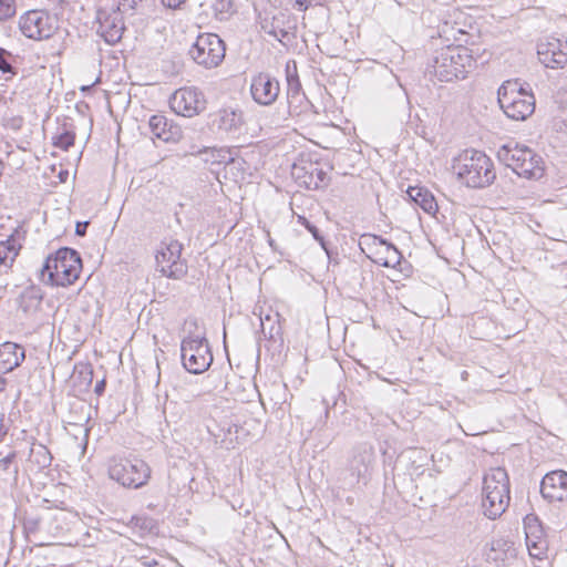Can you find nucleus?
<instances>
[{
    "mask_svg": "<svg viewBox=\"0 0 567 567\" xmlns=\"http://www.w3.org/2000/svg\"><path fill=\"white\" fill-rule=\"evenodd\" d=\"M475 65L474 51L463 44L453 43L435 51L429 71L441 82H450L465 79Z\"/></svg>",
    "mask_w": 567,
    "mask_h": 567,
    "instance_id": "nucleus-1",
    "label": "nucleus"
},
{
    "mask_svg": "<svg viewBox=\"0 0 567 567\" xmlns=\"http://www.w3.org/2000/svg\"><path fill=\"white\" fill-rule=\"evenodd\" d=\"M185 329L187 334L181 343L183 367L193 374L204 373L214 360L205 329L199 328L196 319L187 320Z\"/></svg>",
    "mask_w": 567,
    "mask_h": 567,
    "instance_id": "nucleus-2",
    "label": "nucleus"
},
{
    "mask_svg": "<svg viewBox=\"0 0 567 567\" xmlns=\"http://www.w3.org/2000/svg\"><path fill=\"white\" fill-rule=\"evenodd\" d=\"M457 178L467 187L483 188L496 178L492 159L483 152L465 150L453 163Z\"/></svg>",
    "mask_w": 567,
    "mask_h": 567,
    "instance_id": "nucleus-3",
    "label": "nucleus"
},
{
    "mask_svg": "<svg viewBox=\"0 0 567 567\" xmlns=\"http://www.w3.org/2000/svg\"><path fill=\"white\" fill-rule=\"evenodd\" d=\"M82 269L80 255L74 249L60 248L49 256L41 269V280L45 285L66 287L79 278Z\"/></svg>",
    "mask_w": 567,
    "mask_h": 567,
    "instance_id": "nucleus-4",
    "label": "nucleus"
},
{
    "mask_svg": "<svg viewBox=\"0 0 567 567\" xmlns=\"http://www.w3.org/2000/svg\"><path fill=\"white\" fill-rule=\"evenodd\" d=\"M509 477L505 468H491L483 477L482 508L486 517L495 519L508 507Z\"/></svg>",
    "mask_w": 567,
    "mask_h": 567,
    "instance_id": "nucleus-5",
    "label": "nucleus"
},
{
    "mask_svg": "<svg viewBox=\"0 0 567 567\" xmlns=\"http://www.w3.org/2000/svg\"><path fill=\"white\" fill-rule=\"evenodd\" d=\"M501 109L507 117L524 121L535 111V97L517 81H505L497 91Z\"/></svg>",
    "mask_w": 567,
    "mask_h": 567,
    "instance_id": "nucleus-6",
    "label": "nucleus"
},
{
    "mask_svg": "<svg viewBox=\"0 0 567 567\" xmlns=\"http://www.w3.org/2000/svg\"><path fill=\"white\" fill-rule=\"evenodd\" d=\"M225 54V42L215 33H200L188 50L189 58L207 70L219 66Z\"/></svg>",
    "mask_w": 567,
    "mask_h": 567,
    "instance_id": "nucleus-7",
    "label": "nucleus"
},
{
    "mask_svg": "<svg viewBox=\"0 0 567 567\" xmlns=\"http://www.w3.org/2000/svg\"><path fill=\"white\" fill-rule=\"evenodd\" d=\"M183 245L175 239L163 240L155 251L156 270L167 278L179 280L187 274L188 267L182 258Z\"/></svg>",
    "mask_w": 567,
    "mask_h": 567,
    "instance_id": "nucleus-8",
    "label": "nucleus"
},
{
    "mask_svg": "<svg viewBox=\"0 0 567 567\" xmlns=\"http://www.w3.org/2000/svg\"><path fill=\"white\" fill-rule=\"evenodd\" d=\"M58 19L45 10H29L19 19V29L29 39L41 41L58 30Z\"/></svg>",
    "mask_w": 567,
    "mask_h": 567,
    "instance_id": "nucleus-9",
    "label": "nucleus"
},
{
    "mask_svg": "<svg viewBox=\"0 0 567 567\" xmlns=\"http://www.w3.org/2000/svg\"><path fill=\"white\" fill-rule=\"evenodd\" d=\"M359 246L368 258L382 267L395 268L401 262L402 255L398 248L379 236L364 234Z\"/></svg>",
    "mask_w": 567,
    "mask_h": 567,
    "instance_id": "nucleus-10",
    "label": "nucleus"
},
{
    "mask_svg": "<svg viewBox=\"0 0 567 567\" xmlns=\"http://www.w3.org/2000/svg\"><path fill=\"white\" fill-rule=\"evenodd\" d=\"M171 107L177 114L192 117L206 107V100L197 87H182L171 97Z\"/></svg>",
    "mask_w": 567,
    "mask_h": 567,
    "instance_id": "nucleus-11",
    "label": "nucleus"
},
{
    "mask_svg": "<svg viewBox=\"0 0 567 567\" xmlns=\"http://www.w3.org/2000/svg\"><path fill=\"white\" fill-rule=\"evenodd\" d=\"M280 93V83L269 73L260 72L251 78L250 94L252 100L262 106L272 105Z\"/></svg>",
    "mask_w": 567,
    "mask_h": 567,
    "instance_id": "nucleus-12",
    "label": "nucleus"
},
{
    "mask_svg": "<svg viewBox=\"0 0 567 567\" xmlns=\"http://www.w3.org/2000/svg\"><path fill=\"white\" fill-rule=\"evenodd\" d=\"M140 464V460L135 462L128 458L114 460L109 468L110 477L123 486L138 488L142 486Z\"/></svg>",
    "mask_w": 567,
    "mask_h": 567,
    "instance_id": "nucleus-13",
    "label": "nucleus"
},
{
    "mask_svg": "<svg viewBox=\"0 0 567 567\" xmlns=\"http://www.w3.org/2000/svg\"><path fill=\"white\" fill-rule=\"evenodd\" d=\"M373 461L374 450L370 444L361 443L353 449L349 461V472L353 483L367 480Z\"/></svg>",
    "mask_w": 567,
    "mask_h": 567,
    "instance_id": "nucleus-14",
    "label": "nucleus"
},
{
    "mask_svg": "<svg viewBox=\"0 0 567 567\" xmlns=\"http://www.w3.org/2000/svg\"><path fill=\"white\" fill-rule=\"evenodd\" d=\"M526 546L532 557L542 559L547 551V540L536 516L528 515L524 519Z\"/></svg>",
    "mask_w": 567,
    "mask_h": 567,
    "instance_id": "nucleus-15",
    "label": "nucleus"
},
{
    "mask_svg": "<svg viewBox=\"0 0 567 567\" xmlns=\"http://www.w3.org/2000/svg\"><path fill=\"white\" fill-rule=\"evenodd\" d=\"M540 493L549 502H564L567 499V473L553 471L547 473L540 483Z\"/></svg>",
    "mask_w": 567,
    "mask_h": 567,
    "instance_id": "nucleus-16",
    "label": "nucleus"
},
{
    "mask_svg": "<svg viewBox=\"0 0 567 567\" xmlns=\"http://www.w3.org/2000/svg\"><path fill=\"white\" fill-rule=\"evenodd\" d=\"M539 61L550 69L564 68L567 64V42L551 40L539 43L537 48Z\"/></svg>",
    "mask_w": 567,
    "mask_h": 567,
    "instance_id": "nucleus-17",
    "label": "nucleus"
},
{
    "mask_svg": "<svg viewBox=\"0 0 567 567\" xmlns=\"http://www.w3.org/2000/svg\"><path fill=\"white\" fill-rule=\"evenodd\" d=\"M292 175L300 185L308 189H318L328 183V175L318 163L309 162L302 165H295Z\"/></svg>",
    "mask_w": 567,
    "mask_h": 567,
    "instance_id": "nucleus-18",
    "label": "nucleus"
},
{
    "mask_svg": "<svg viewBox=\"0 0 567 567\" xmlns=\"http://www.w3.org/2000/svg\"><path fill=\"white\" fill-rule=\"evenodd\" d=\"M529 150L530 148L525 145H519L516 142H509L498 148L497 158L501 163L516 173L526 161V157L529 156Z\"/></svg>",
    "mask_w": 567,
    "mask_h": 567,
    "instance_id": "nucleus-19",
    "label": "nucleus"
},
{
    "mask_svg": "<svg viewBox=\"0 0 567 567\" xmlns=\"http://www.w3.org/2000/svg\"><path fill=\"white\" fill-rule=\"evenodd\" d=\"M124 24L117 13L99 17L97 34L109 44H115L122 39Z\"/></svg>",
    "mask_w": 567,
    "mask_h": 567,
    "instance_id": "nucleus-20",
    "label": "nucleus"
},
{
    "mask_svg": "<svg viewBox=\"0 0 567 567\" xmlns=\"http://www.w3.org/2000/svg\"><path fill=\"white\" fill-rule=\"evenodd\" d=\"M148 128L153 144L155 140L171 142L179 137V127L168 124L164 115H153L148 121Z\"/></svg>",
    "mask_w": 567,
    "mask_h": 567,
    "instance_id": "nucleus-21",
    "label": "nucleus"
},
{
    "mask_svg": "<svg viewBox=\"0 0 567 567\" xmlns=\"http://www.w3.org/2000/svg\"><path fill=\"white\" fill-rule=\"evenodd\" d=\"M24 350L17 343L4 342L0 346V373L14 370L24 360Z\"/></svg>",
    "mask_w": 567,
    "mask_h": 567,
    "instance_id": "nucleus-22",
    "label": "nucleus"
},
{
    "mask_svg": "<svg viewBox=\"0 0 567 567\" xmlns=\"http://www.w3.org/2000/svg\"><path fill=\"white\" fill-rule=\"evenodd\" d=\"M52 455L48 447L40 443H32L27 460V470L40 472L51 465Z\"/></svg>",
    "mask_w": 567,
    "mask_h": 567,
    "instance_id": "nucleus-23",
    "label": "nucleus"
},
{
    "mask_svg": "<svg viewBox=\"0 0 567 567\" xmlns=\"http://www.w3.org/2000/svg\"><path fill=\"white\" fill-rule=\"evenodd\" d=\"M409 198L420 206L426 214L435 215L439 206L433 194L421 186H410L406 190Z\"/></svg>",
    "mask_w": 567,
    "mask_h": 567,
    "instance_id": "nucleus-24",
    "label": "nucleus"
},
{
    "mask_svg": "<svg viewBox=\"0 0 567 567\" xmlns=\"http://www.w3.org/2000/svg\"><path fill=\"white\" fill-rule=\"evenodd\" d=\"M42 300V290L37 286H29L20 293L18 305L24 313H33L39 310Z\"/></svg>",
    "mask_w": 567,
    "mask_h": 567,
    "instance_id": "nucleus-25",
    "label": "nucleus"
},
{
    "mask_svg": "<svg viewBox=\"0 0 567 567\" xmlns=\"http://www.w3.org/2000/svg\"><path fill=\"white\" fill-rule=\"evenodd\" d=\"M545 172L543 158L537 155L533 150H529V156L516 172L520 177L528 179H539Z\"/></svg>",
    "mask_w": 567,
    "mask_h": 567,
    "instance_id": "nucleus-26",
    "label": "nucleus"
},
{
    "mask_svg": "<svg viewBox=\"0 0 567 567\" xmlns=\"http://www.w3.org/2000/svg\"><path fill=\"white\" fill-rule=\"evenodd\" d=\"M213 125L223 132H233L240 125V116L230 110H220L214 115Z\"/></svg>",
    "mask_w": 567,
    "mask_h": 567,
    "instance_id": "nucleus-27",
    "label": "nucleus"
},
{
    "mask_svg": "<svg viewBox=\"0 0 567 567\" xmlns=\"http://www.w3.org/2000/svg\"><path fill=\"white\" fill-rule=\"evenodd\" d=\"M14 240L0 241V272H7L18 256Z\"/></svg>",
    "mask_w": 567,
    "mask_h": 567,
    "instance_id": "nucleus-28",
    "label": "nucleus"
},
{
    "mask_svg": "<svg viewBox=\"0 0 567 567\" xmlns=\"http://www.w3.org/2000/svg\"><path fill=\"white\" fill-rule=\"evenodd\" d=\"M261 323V333L265 338L275 340L278 336H280L281 327L278 321L272 320L270 316H266L264 319H260Z\"/></svg>",
    "mask_w": 567,
    "mask_h": 567,
    "instance_id": "nucleus-29",
    "label": "nucleus"
},
{
    "mask_svg": "<svg viewBox=\"0 0 567 567\" xmlns=\"http://www.w3.org/2000/svg\"><path fill=\"white\" fill-rule=\"evenodd\" d=\"M16 451H11L9 454L0 458V471L12 474L14 481L18 480L19 474V467L16 463Z\"/></svg>",
    "mask_w": 567,
    "mask_h": 567,
    "instance_id": "nucleus-30",
    "label": "nucleus"
},
{
    "mask_svg": "<svg viewBox=\"0 0 567 567\" xmlns=\"http://www.w3.org/2000/svg\"><path fill=\"white\" fill-rule=\"evenodd\" d=\"M440 35L444 38L446 41H454L458 42L457 44H461V37L465 35V32L460 28H455L449 22H444L440 28Z\"/></svg>",
    "mask_w": 567,
    "mask_h": 567,
    "instance_id": "nucleus-31",
    "label": "nucleus"
},
{
    "mask_svg": "<svg viewBox=\"0 0 567 567\" xmlns=\"http://www.w3.org/2000/svg\"><path fill=\"white\" fill-rule=\"evenodd\" d=\"M74 379L80 380L81 385L89 388L93 380V370L89 364H76L74 368Z\"/></svg>",
    "mask_w": 567,
    "mask_h": 567,
    "instance_id": "nucleus-32",
    "label": "nucleus"
},
{
    "mask_svg": "<svg viewBox=\"0 0 567 567\" xmlns=\"http://www.w3.org/2000/svg\"><path fill=\"white\" fill-rule=\"evenodd\" d=\"M75 134L72 131L63 128V131L52 137L53 145L68 151L74 144Z\"/></svg>",
    "mask_w": 567,
    "mask_h": 567,
    "instance_id": "nucleus-33",
    "label": "nucleus"
},
{
    "mask_svg": "<svg viewBox=\"0 0 567 567\" xmlns=\"http://www.w3.org/2000/svg\"><path fill=\"white\" fill-rule=\"evenodd\" d=\"M298 223L305 226V228L308 229V231L320 244V246L327 250L324 238L321 236L319 229L313 224H311L305 216L301 215L298 216Z\"/></svg>",
    "mask_w": 567,
    "mask_h": 567,
    "instance_id": "nucleus-34",
    "label": "nucleus"
},
{
    "mask_svg": "<svg viewBox=\"0 0 567 567\" xmlns=\"http://www.w3.org/2000/svg\"><path fill=\"white\" fill-rule=\"evenodd\" d=\"M287 83H288V95L291 97L299 96V92L301 89L299 78L296 73L295 74L290 73L289 65H287Z\"/></svg>",
    "mask_w": 567,
    "mask_h": 567,
    "instance_id": "nucleus-35",
    "label": "nucleus"
},
{
    "mask_svg": "<svg viewBox=\"0 0 567 567\" xmlns=\"http://www.w3.org/2000/svg\"><path fill=\"white\" fill-rule=\"evenodd\" d=\"M16 13L14 0H0V20L4 21Z\"/></svg>",
    "mask_w": 567,
    "mask_h": 567,
    "instance_id": "nucleus-36",
    "label": "nucleus"
},
{
    "mask_svg": "<svg viewBox=\"0 0 567 567\" xmlns=\"http://www.w3.org/2000/svg\"><path fill=\"white\" fill-rule=\"evenodd\" d=\"M10 55L4 49H0V70L3 73L14 74L12 65L7 61L6 56Z\"/></svg>",
    "mask_w": 567,
    "mask_h": 567,
    "instance_id": "nucleus-37",
    "label": "nucleus"
},
{
    "mask_svg": "<svg viewBox=\"0 0 567 567\" xmlns=\"http://www.w3.org/2000/svg\"><path fill=\"white\" fill-rule=\"evenodd\" d=\"M142 0H121L118 3V9L123 12H127L130 10H136L140 2Z\"/></svg>",
    "mask_w": 567,
    "mask_h": 567,
    "instance_id": "nucleus-38",
    "label": "nucleus"
},
{
    "mask_svg": "<svg viewBox=\"0 0 567 567\" xmlns=\"http://www.w3.org/2000/svg\"><path fill=\"white\" fill-rule=\"evenodd\" d=\"M148 530V533L157 535L158 534V526L157 523L153 519H146L144 517V530Z\"/></svg>",
    "mask_w": 567,
    "mask_h": 567,
    "instance_id": "nucleus-39",
    "label": "nucleus"
},
{
    "mask_svg": "<svg viewBox=\"0 0 567 567\" xmlns=\"http://www.w3.org/2000/svg\"><path fill=\"white\" fill-rule=\"evenodd\" d=\"M186 0H162L163 6L169 9H176L183 4Z\"/></svg>",
    "mask_w": 567,
    "mask_h": 567,
    "instance_id": "nucleus-40",
    "label": "nucleus"
},
{
    "mask_svg": "<svg viewBox=\"0 0 567 567\" xmlns=\"http://www.w3.org/2000/svg\"><path fill=\"white\" fill-rule=\"evenodd\" d=\"M87 225H89V221L78 223L75 226V234L79 236H84Z\"/></svg>",
    "mask_w": 567,
    "mask_h": 567,
    "instance_id": "nucleus-41",
    "label": "nucleus"
},
{
    "mask_svg": "<svg viewBox=\"0 0 567 567\" xmlns=\"http://www.w3.org/2000/svg\"><path fill=\"white\" fill-rule=\"evenodd\" d=\"M104 389H105V381H104V380H101V381H99V382L95 384L94 392H95L97 395H101V394L104 392Z\"/></svg>",
    "mask_w": 567,
    "mask_h": 567,
    "instance_id": "nucleus-42",
    "label": "nucleus"
},
{
    "mask_svg": "<svg viewBox=\"0 0 567 567\" xmlns=\"http://www.w3.org/2000/svg\"><path fill=\"white\" fill-rule=\"evenodd\" d=\"M272 34L279 40L281 41V38H286L288 35V32L284 29H280L278 32L277 31H274Z\"/></svg>",
    "mask_w": 567,
    "mask_h": 567,
    "instance_id": "nucleus-43",
    "label": "nucleus"
},
{
    "mask_svg": "<svg viewBox=\"0 0 567 567\" xmlns=\"http://www.w3.org/2000/svg\"><path fill=\"white\" fill-rule=\"evenodd\" d=\"M7 386V380L0 375V392H3Z\"/></svg>",
    "mask_w": 567,
    "mask_h": 567,
    "instance_id": "nucleus-44",
    "label": "nucleus"
},
{
    "mask_svg": "<svg viewBox=\"0 0 567 567\" xmlns=\"http://www.w3.org/2000/svg\"><path fill=\"white\" fill-rule=\"evenodd\" d=\"M143 477H144V485H145L146 484V478L150 477V468H144Z\"/></svg>",
    "mask_w": 567,
    "mask_h": 567,
    "instance_id": "nucleus-45",
    "label": "nucleus"
},
{
    "mask_svg": "<svg viewBox=\"0 0 567 567\" xmlns=\"http://www.w3.org/2000/svg\"><path fill=\"white\" fill-rule=\"evenodd\" d=\"M134 184H135V181H134V179H132V182H131V186H130V189H133Z\"/></svg>",
    "mask_w": 567,
    "mask_h": 567,
    "instance_id": "nucleus-46",
    "label": "nucleus"
},
{
    "mask_svg": "<svg viewBox=\"0 0 567 567\" xmlns=\"http://www.w3.org/2000/svg\"><path fill=\"white\" fill-rule=\"evenodd\" d=\"M2 168H3V165H2V162L0 161V175L2 174Z\"/></svg>",
    "mask_w": 567,
    "mask_h": 567,
    "instance_id": "nucleus-47",
    "label": "nucleus"
},
{
    "mask_svg": "<svg viewBox=\"0 0 567 567\" xmlns=\"http://www.w3.org/2000/svg\"><path fill=\"white\" fill-rule=\"evenodd\" d=\"M269 245H270V246H272V245H274L272 239H269Z\"/></svg>",
    "mask_w": 567,
    "mask_h": 567,
    "instance_id": "nucleus-48",
    "label": "nucleus"
}]
</instances>
